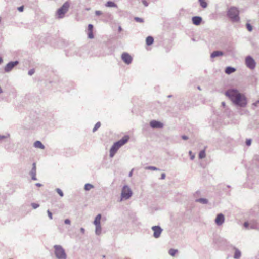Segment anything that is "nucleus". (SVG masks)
I'll return each instance as SVG.
<instances>
[{"instance_id": "obj_46", "label": "nucleus", "mask_w": 259, "mask_h": 259, "mask_svg": "<svg viewBox=\"0 0 259 259\" xmlns=\"http://www.w3.org/2000/svg\"><path fill=\"white\" fill-rule=\"evenodd\" d=\"M258 104H259V100H257L256 102H255V103H254L253 104V105H254L255 106H257Z\"/></svg>"}, {"instance_id": "obj_18", "label": "nucleus", "mask_w": 259, "mask_h": 259, "mask_svg": "<svg viewBox=\"0 0 259 259\" xmlns=\"http://www.w3.org/2000/svg\"><path fill=\"white\" fill-rule=\"evenodd\" d=\"M34 145L35 147L41 149H44L45 148V146L42 144V143L39 141H36V142H35Z\"/></svg>"}, {"instance_id": "obj_32", "label": "nucleus", "mask_w": 259, "mask_h": 259, "mask_svg": "<svg viewBox=\"0 0 259 259\" xmlns=\"http://www.w3.org/2000/svg\"><path fill=\"white\" fill-rule=\"evenodd\" d=\"M246 25V28H247V30L250 32L252 31V26L251 25V24H250L249 23H247Z\"/></svg>"}, {"instance_id": "obj_36", "label": "nucleus", "mask_w": 259, "mask_h": 259, "mask_svg": "<svg viewBox=\"0 0 259 259\" xmlns=\"http://www.w3.org/2000/svg\"><path fill=\"white\" fill-rule=\"evenodd\" d=\"M34 72H35V70H34V69H30V70H29V71H28V74H29V75H30V76H31V75H33V74L34 73Z\"/></svg>"}, {"instance_id": "obj_49", "label": "nucleus", "mask_w": 259, "mask_h": 259, "mask_svg": "<svg viewBox=\"0 0 259 259\" xmlns=\"http://www.w3.org/2000/svg\"><path fill=\"white\" fill-rule=\"evenodd\" d=\"M35 185H36V186H37V187H41V186H42V184H40V183H36V184H35Z\"/></svg>"}, {"instance_id": "obj_55", "label": "nucleus", "mask_w": 259, "mask_h": 259, "mask_svg": "<svg viewBox=\"0 0 259 259\" xmlns=\"http://www.w3.org/2000/svg\"><path fill=\"white\" fill-rule=\"evenodd\" d=\"M198 89L199 90H201V89H200V87H198Z\"/></svg>"}, {"instance_id": "obj_11", "label": "nucleus", "mask_w": 259, "mask_h": 259, "mask_svg": "<svg viewBox=\"0 0 259 259\" xmlns=\"http://www.w3.org/2000/svg\"><path fill=\"white\" fill-rule=\"evenodd\" d=\"M150 125L152 128L160 129L163 127V124L162 123L155 120L150 121Z\"/></svg>"}, {"instance_id": "obj_34", "label": "nucleus", "mask_w": 259, "mask_h": 259, "mask_svg": "<svg viewBox=\"0 0 259 259\" xmlns=\"http://www.w3.org/2000/svg\"><path fill=\"white\" fill-rule=\"evenodd\" d=\"M88 37L90 39L94 38L93 31H89V32L88 33Z\"/></svg>"}, {"instance_id": "obj_21", "label": "nucleus", "mask_w": 259, "mask_h": 259, "mask_svg": "<svg viewBox=\"0 0 259 259\" xmlns=\"http://www.w3.org/2000/svg\"><path fill=\"white\" fill-rule=\"evenodd\" d=\"M153 41H154V39L152 36H149L146 38V42L147 45L150 46V45H152L153 44Z\"/></svg>"}, {"instance_id": "obj_30", "label": "nucleus", "mask_w": 259, "mask_h": 259, "mask_svg": "<svg viewBox=\"0 0 259 259\" xmlns=\"http://www.w3.org/2000/svg\"><path fill=\"white\" fill-rule=\"evenodd\" d=\"M56 191L61 197H63L64 196L63 192L60 189L57 188Z\"/></svg>"}, {"instance_id": "obj_42", "label": "nucleus", "mask_w": 259, "mask_h": 259, "mask_svg": "<svg viewBox=\"0 0 259 259\" xmlns=\"http://www.w3.org/2000/svg\"><path fill=\"white\" fill-rule=\"evenodd\" d=\"M142 2L145 6L147 7L148 6V3L146 0H142Z\"/></svg>"}, {"instance_id": "obj_44", "label": "nucleus", "mask_w": 259, "mask_h": 259, "mask_svg": "<svg viewBox=\"0 0 259 259\" xmlns=\"http://www.w3.org/2000/svg\"><path fill=\"white\" fill-rule=\"evenodd\" d=\"M18 10L20 12H22L24 10V7L22 6H21V7H19L18 8Z\"/></svg>"}, {"instance_id": "obj_27", "label": "nucleus", "mask_w": 259, "mask_h": 259, "mask_svg": "<svg viewBox=\"0 0 259 259\" xmlns=\"http://www.w3.org/2000/svg\"><path fill=\"white\" fill-rule=\"evenodd\" d=\"M199 2H200V5L203 8H205L207 7V3L206 2L205 0H199Z\"/></svg>"}, {"instance_id": "obj_33", "label": "nucleus", "mask_w": 259, "mask_h": 259, "mask_svg": "<svg viewBox=\"0 0 259 259\" xmlns=\"http://www.w3.org/2000/svg\"><path fill=\"white\" fill-rule=\"evenodd\" d=\"M31 206L34 209H36L39 206V205L37 203H31Z\"/></svg>"}, {"instance_id": "obj_7", "label": "nucleus", "mask_w": 259, "mask_h": 259, "mask_svg": "<svg viewBox=\"0 0 259 259\" xmlns=\"http://www.w3.org/2000/svg\"><path fill=\"white\" fill-rule=\"evenodd\" d=\"M132 195V191L130 188L127 186L125 185L122 188L121 194V199L127 200Z\"/></svg>"}, {"instance_id": "obj_1", "label": "nucleus", "mask_w": 259, "mask_h": 259, "mask_svg": "<svg viewBox=\"0 0 259 259\" xmlns=\"http://www.w3.org/2000/svg\"><path fill=\"white\" fill-rule=\"evenodd\" d=\"M225 94L234 104L237 106L244 107L247 104L245 97L239 93L237 90H228L225 92Z\"/></svg>"}, {"instance_id": "obj_25", "label": "nucleus", "mask_w": 259, "mask_h": 259, "mask_svg": "<svg viewBox=\"0 0 259 259\" xmlns=\"http://www.w3.org/2000/svg\"><path fill=\"white\" fill-rule=\"evenodd\" d=\"M94 188V186L91 184L87 183L84 186V189L86 191H89L92 188Z\"/></svg>"}, {"instance_id": "obj_4", "label": "nucleus", "mask_w": 259, "mask_h": 259, "mask_svg": "<svg viewBox=\"0 0 259 259\" xmlns=\"http://www.w3.org/2000/svg\"><path fill=\"white\" fill-rule=\"evenodd\" d=\"M54 254L57 259H66L67 254L64 249L60 245L54 246Z\"/></svg>"}, {"instance_id": "obj_39", "label": "nucleus", "mask_w": 259, "mask_h": 259, "mask_svg": "<svg viewBox=\"0 0 259 259\" xmlns=\"http://www.w3.org/2000/svg\"><path fill=\"white\" fill-rule=\"evenodd\" d=\"M251 143V139H247L246 141V144L247 146H250Z\"/></svg>"}, {"instance_id": "obj_28", "label": "nucleus", "mask_w": 259, "mask_h": 259, "mask_svg": "<svg viewBox=\"0 0 259 259\" xmlns=\"http://www.w3.org/2000/svg\"><path fill=\"white\" fill-rule=\"evenodd\" d=\"M206 156L205 150H201L199 154V157L200 159L205 158Z\"/></svg>"}, {"instance_id": "obj_2", "label": "nucleus", "mask_w": 259, "mask_h": 259, "mask_svg": "<svg viewBox=\"0 0 259 259\" xmlns=\"http://www.w3.org/2000/svg\"><path fill=\"white\" fill-rule=\"evenodd\" d=\"M128 140V136H125L120 140L114 143L110 150V157H113L119 148L126 143Z\"/></svg>"}, {"instance_id": "obj_56", "label": "nucleus", "mask_w": 259, "mask_h": 259, "mask_svg": "<svg viewBox=\"0 0 259 259\" xmlns=\"http://www.w3.org/2000/svg\"><path fill=\"white\" fill-rule=\"evenodd\" d=\"M171 97V95H169V96H168V98H170Z\"/></svg>"}, {"instance_id": "obj_5", "label": "nucleus", "mask_w": 259, "mask_h": 259, "mask_svg": "<svg viewBox=\"0 0 259 259\" xmlns=\"http://www.w3.org/2000/svg\"><path fill=\"white\" fill-rule=\"evenodd\" d=\"M101 214H98L95 219L93 222L95 226V234L100 235L101 234L102 228L101 225Z\"/></svg>"}, {"instance_id": "obj_14", "label": "nucleus", "mask_w": 259, "mask_h": 259, "mask_svg": "<svg viewBox=\"0 0 259 259\" xmlns=\"http://www.w3.org/2000/svg\"><path fill=\"white\" fill-rule=\"evenodd\" d=\"M32 166H32V169L30 172V174L31 176V178L33 180H36L37 178L36 177V163H33L32 164Z\"/></svg>"}, {"instance_id": "obj_13", "label": "nucleus", "mask_w": 259, "mask_h": 259, "mask_svg": "<svg viewBox=\"0 0 259 259\" xmlns=\"http://www.w3.org/2000/svg\"><path fill=\"white\" fill-rule=\"evenodd\" d=\"M225 221V217L222 213L217 214L215 219V223L218 226L222 225Z\"/></svg>"}, {"instance_id": "obj_22", "label": "nucleus", "mask_w": 259, "mask_h": 259, "mask_svg": "<svg viewBox=\"0 0 259 259\" xmlns=\"http://www.w3.org/2000/svg\"><path fill=\"white\" fill-rule=\"evenodd\" d=\"M195 201L204 204H207L208 202V200L206 198L197 199H196Z\"/></svg>"}, {"instance_id": "obj_48", "label": "nucleus", "mask_w": 259, "mask_h": 259, "mask_svg": "<svg viewBox=\"0 0 259 259\" xmlns=\"http://www.w3.org/2000/svg\"><path fill=\"white\" fill-rule=\"evenodd\" d=\"M6 138V136H5L0 135V140H2L3 139Z\"/></svg>"}, {"instance_id": "obj_37", "label": "nucleus", "mask_w": 259, "mask_h": 259, "mask_svg": "<svg viewBox=\"0 0 259 259\" xmlns=\"http://www.w3.org/2000/svg\"><path fill=\"white\" fill-rule=\"evenodd\" d=\"M93 25L92 24H89L88 30L89 31H93Z\"/></svg>"}, {"instance_id": "obj_9", "label": "nucleus", "mask_w": 259, "mask_h": 259, "mask_svg": "<svg viewBox=\"0 0 259 259\" xmlns=\"http://www.w3.org/2000/svg\"><path fill=\"white\" fill-rule=\"evenodd\" d=\"M151 229L154 232V233H153L154 237L155 238H159L162 232V230H163L159 226H153L151 228Z\"/></svg>"}, {"instance_id": "obj_52", "label": "nucleus", "mask_w": 259, "mask_h": 259, "mask_svg": "<svg viewBox=\"0 0 259 259\" xmlns=\"http://www.w3.org/2000/svg\"><path fill=\"white\" fill-rule=\"evenodd\" d=\"M118 30H119V31H121L122 30V28L121 26H119L118 27Z\"/></svg>"}, {"instance_id": "obj_51", "label": "nucleus", "mask_w": 259, "mask_h": 259, "mask_svg": "<svg viewBox=\"0 0 259 259\" xmlns=\"http://www.w3.org/2000/svg\"><path fill=\"white\" fill-rule=\"evenodd\" d=\"M222 105L223 106V107H225V103L224 102H222Z\"/></svg>"}, {"instance_id": "obj_43", "label": "nucleus", "mask_w": 259, "mask_h": 259, "mask_svg": "<svg viewBox=\"0 0 259 259\" xmlns=\"http://www.w3.org/2000/svg\"><path fill=\"white\" fill-rule=\"evenodd\" d=\"M165 177H166L165 174L162 173L161 175V178L160 179H161V180H163V179H164L165 178Z\"/></svg>"}, {"instance_id": "obj_26", "label": "nucleus", "mask_w": 259, "mask_h": 259, "mask_svg": "<svg viewBox=\"0 0 259 259\" xmlns=\"http://www.w3.org/2000/svg\"><path fill=\"white\" fill-rule=\"evenodd\" d=\"M177 252H178V250L174 249H170L169 250V251H168L169 254L172 256H174L175 255V254H176V253H177Z\"/></svg>"}, {"instance_id": "obj_50", "label": "nucleus", "mask_w": 259, "mask_h": 259, "mask_svg": "<svg viewBox=\"0 0 259 259\" xmlns=\"http://www.w3.org/2000/svg\"><path fill=\"white\" fill-rule=\"evenodd\" d=\"M133 169H132L129 173V176L130 177H131L132 176V174H133Z\"/></svg>"}, {"instance_id": "obj_24", "label": "nucleus", "mask_w": 259, "mask_h": 259, "mask_svg": "<svg viewBox=\"0 0 259 259\" xmlns=\"http://www.w3.org/2000/svg\"><path fill=\"white\" fill-rule=\"evenodd\" d=\"M145 169H147V170H155V171L160 170V169L159 168H158L155 166H146L145 167Z\"/></svg>"}, {"instance_id": "obj_31", "label": "nucleus", "mask_w": 259, "mask_h": 259, "mask_svg": "<svg viewBox=\"0 0 259 259\" xmlns=\"http://www.w3.org/2000/svg\"><path fill=\"white\" fill-rule=\"evenodd\" d=\"M134 19L136 22H138L142 23L144 22V20L142 18H139L138 17H135Z\"/></svg>"}, {"instance_id": "obj_54", "label": "nucleus", "mask_w": 259, "mask_h": 259, "mask_svg": "<svg viewBox=\"0 0 259 259\" xmlns=\"http://www.w3.org/2000/svg\"><path fill=\"white\" fill-rule=\"evenodd\" d=\"M2 92H3L2 89L0 87V94L2 93Z\"/></svg>"}, {"instance_id": "obj_40", "label": "nucleus", "mask_w": 259, "mask_h": 259, "mask_svg": "<svg viewBox=\"0 0 259 259\" xmlns=\"http://www.w3.org/2000/svg\"><path fill=\"white\" fill-rule=\"evenodd\" d=\"M64 223L65 224L70 225V223H71L70 220L69 219H65L64 220Z\"/></svg>"}, {"instance_id": "obj_53", "label": "nucleus", "mask_w": 259, "mask_h": 259, "mask_svg": "<svg viewBox=\"0 0 259 259\" xmlns=\"http://www.w3.org/2000/svg\"><path fill=\"white\" fill-rule=\"evenodd\" d=\"M3 60L1 57H0V64L2 62Z\"/></svg>"}, {"instance_id": "obj_23", "label": "nucleus", "mask_w": 259, "mask_h": 259, "mask_svg": "<svg viewBox=\"0 0 259 259\" xmlns=\"http://www.w3.org/2000/svg\"><path fill=\"white\" fill-rule=\"evenodd\" d=\"M244 226L245 228H246V229H248L255 228L254 227V225H250V224L248 222H246L244 223Z\"/></svg>"}, {"instance_id": "obj_10", "label": "nucleus", "mask_w": 259, "mask_h": 259, "mask_svg": "<svg viewBox=\"0 0 259 259\" xmlns=\"http://www.w3.org/2000/svg\"><path fill=\"white\" fill-rule=\"evenodd\" d=\"M19 64L18 61H11L9 62L5 66L4 70L6 72H9L13 68Z\"/></svg>"}, {"instance_id": "obj_16", "label": "nucleus", "mask_w": 259, "mask_h": 259, "mask_svg": "<svg viewBox=\"0 0 259 259\" xmlns=\"http://www.w3.org/2000/svg\"><path fill=\"white\" fill-rule=\"evenodd\" d=\"M224 55V53L221 51H213L210 55L211 58H213L218 56H223Z\"/></svg>"}, {"instance_id": "obj_45", "label": "nucleus", "mask_w": 259, "mask_h": 259, "mask_svg": "<svg viewBox=\"0 0 259 259\" xmlns=\"http://www.w3.org/2000/svg\"><path fill=\"white\" fill-rule=\"evenodd\" d=\"M182 138L183 139V140H186L187 139H188V137L186 136V135H183L182 136Z\"/></svg>"}, {"instance_id": "obj_47", "label": "nucleus", "mask_w": 259, "mask_h": 259, "mask_svg": "<svg viewBox=\"0 0 259 259\" xmlns=\"http://www.w3.org/2000/svg\"><path fill=\"white\" fill-rule=\"evenodd\" d=\"M80 232L82 233H84V232H85V229L83 228H80Z\"/></svg>"}, {"instance_id": "obj_19", "label": "nucleus", "mask_w": 259, "mask_h": 259, "mask_svg": "<svg viewBox=\"0 0 259 259\" xmlns=\"http://www.w3.org/2000/svg\"><path fill=\"white\" fill-rule=\"evenodd\" d=\"M236 70L235 68L232 67H227L225 69V73L228 74L233 73Z\"/></svg>"}, {"instance_id": "obj_29", "label": "nucleus", "mask_w": 259, "mask_h": 259, "mask_svg": "<svg viewBox=\"0 0 259 259\" xmlns=\"http://www.w3.org/2000/svg\"><path fill=\"white\" fill-rule=\"evenodd\" d=\"M101 126V123L100 122H98L96 123L94 128L93 129V132H95Z\"/></svg>"}, {"instance_id": "obj_6", "label": "nucleus", "mask_w": 259, "mask_h": 259, "mask_svg": "<svg viewBox=\"0 0 259 259\" xmlns=\"http://www.w3.org/2000/svg\"><path fill=\"white\" fill-rule=\"evenodd\" d=\"M70 5L68 2H66L63 4L57 11V14L59 18H62L64 16V14L68 11Z\"/></svg>"}, {"instance_id": "obj_17", "label": "nucleus", "mask_w": 259, "mask_h": 259, "mask_svg": "<svg viewBox=\"0 0 259 259\" xmlns=\"http://www.w3.org/2000/svg\"><path fill=\"white\" fill-rule=\"evenodd\" d=\"M234 249L235 250L234 258V259H239L241 256V251L236 247H234Z\"/></svg>"}, {"instance_id": "obj_35", "label": "nucleus", "mask_w": 259, "mask_h": 259, "mask_svg": "<svg viewBox=\"0 0 259 259\" xmlns=\"http://www.w3.org/2000/svg\"><path fill=\"white\" fill-rule=\"evenodd\" d=\"M47 213H48V217H49V219L50 220H52L53 219L52 212L49 210H47Z\"/></svg>"}, {"instance_id": "obj_38", "label": "nucleus", "mask_w": 259, "mask_h": 259, "mask_svg": "<svg viewBox=\"0 0 259 259\" xmlns=\"http://www.w3.org/2000/svg\"><path fill=\"white\" fill-rule=\"evenodd\" d=\"M190 155L191 156L190 157V159L191 160H193L195 158V155H192V152L191 151H190L189 152Z\"/></svg>"}, {"instance_id": "obj_20", "label": "nucleus", "mask_w": 259, "mask_h": 259, "mask_svg": "<svg viewBox=\"0 0 259 259\" xmlns=\"http://www.w3.org/2000/svg\"><path fill=\"white\" fill-rule=\"evenodd\" d=\"M105 6L107 7L117 8V5L114 2L112 1L107 2L105 4Z\"/></svg>"}, {"instance_id": "obj_3", "label": "nucleus", "mask_w": 259, "mask_h": 259, "mask_svg": "<svg viewBox=\"0 0 259 259\" xmlns=\"http://www.w3.org/2000/svg\"><path fill=\"white\" fill-rule=\"evenodd\" d=\"M239 11L236 7L230 8L228 11L227 15L232 21L234 22H239L240 18L239 16Z\"/></svg>"}, {"instance_id": "obj_12", "label": "nucleus", "mask_w": 259, "mask_h": 259, "mask_svg": "<svg viewBox=\"0 0 259 259\" xmlns=\"http://www.w3.org/2000/svg\"><path fill=\"white\" fill-rule=\"evenodd\" d=\"M122 60L126 64H130L132 61V57L127 53H123L121 55Z\"/></svg>"}, {"instance_id": "obj_41", "label": "nucleus", "mask_w": 259, "mask_h": 259, "mask_svg": "<svg viewBox=\"0 0 259 259\" xmlns=\"http://www.w3.org/2000/svg\"><path fill=\"white\" fill-rule=\"evenodd\" d=\"M95 14L97 16H99V15L102 14V12L101 11L97 10V11H95Z\"/></svg>"}, {"instance_id": "obj_8", "label": "nucleus", "mask_w": 259, "mask_h": 259, "mask_svg": "<svg viewBox=\"0 0 259 259\" xmlns=\"http://www.w3.org/2000/svg\"><path fill=\"white\" fill-rule=\"evenodd\" d=\"M245 64L250 69H254L256 66V63L254 60L250 56H248L246 57Z\"/></svg>"}, {"instance_id": "obj_15", "label": "nucleus", "mask_w": 259, "mask_h": 259, "mask_svg": "<svg viewBox=\"0 0 259 259\" xmlns=\"http://www.w3.org/2000/svg\"><path fill=\"white\" fill-rule=\"evenodd\" d=\"M192 21L194 25H199L202 22V19L200 16H194L192 17Z\"/></svg>"}]
</instances>
